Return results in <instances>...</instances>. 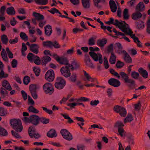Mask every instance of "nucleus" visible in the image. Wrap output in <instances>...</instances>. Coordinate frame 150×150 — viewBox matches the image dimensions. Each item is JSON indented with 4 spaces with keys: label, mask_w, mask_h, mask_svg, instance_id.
I'll list each match as a JSON object with an SVG mask.
<instances>
[{
    "label": "nucleus",
    "mask_w": 150,
    "mask_h": 150,
    "mask_svg": "<svg viewBox=\"0 0 150 150\" xmlns=\"http://www.w3.org/2000/svg\"><path fill=\"white\" fill-rule=\"evenodd\" d=\"M89 49L90 51H92L89 52V54L93 59L95 61H98L100 64H101L103 62V60L102 55L99 53L96 54L94 51V48L91 47H89Z\"/></svg>",
    "instance_id": "3"
},
{
    "label": "nucleus",
    "mask_w": 150,
    "mask_h": 150,
    "mask_svg": "<svg viewBox=\"0 0 150 150\" xmlns=\"http://www.w3.org/2000/svg\"><path fill=\"white\" fill-rule=\"evenodd\" d=\"M89 99L87 98L84 97H82L80 98L79 99H76L75 101L77 102H78L79 101H89Z\"/></svg>",
    "instance_id": "59"
},
{
    "label": "nucleus",
    "mask_w": 150,
    "mask_h": 150,
    "mask_svg": "<svg viewBox=\"0 0 150 150\" xmlns=\"http://www.w3.org/2000/svg\"><path fill=\"white\" fill-rule=\"evenodd\" d=\"M138 71L144 78L146 79L148 78V73L146 70L143 69L141 67L139 69Z\"/></svg>",
    "instance_id": "19"
},
{
    "label": "nucleus",
    "mask_w": 150,
    "mask_h": 150,
    "mask_svg": "<svg viewBox=\"0 0 150 150\" xmlns=\"http://www.w3.org/2000/svg\"><path fill=\"white\" fill-rule=\"evenodd\" d=\"M10 123L13 128L16 132H20L22 130L23 127L20 120L11 119Z\"/></svg>",
    "instance_id": "2"
},
{
    "label": "nucleus",
    "mask_w": 150,
    "mask_h": 150,
    "mask_svg": "<svg viewBox=\"0 0 150 150\" xmlns=\"http://www.w3.org/2000/svg\"><path fill=\"white\" fill-rule=\"evenodd\" d=\"M124 125L123 123L121 121H117L115 124L114 127L118 129L122 128Z\"/></svg>",
    "instance_id": "35"
},
{
    "label": "nucleus",
    "mask_w": 150,
    "mask_h": 150,
    "mask_svg": "<svg viewBox=\"0 0 150 150\" xmlns=\"http://www.w3.org/2000/svg\"><path fill=\"white\" fill-rule=\"evenodd\" d=\"M141 108V104L140 102L139 101L137 104L134 105V108L137 110L139 111L140 110Z\"/></svg>",
    "instance_id": "62"
},
{
    "label": "nucleus",
    "mask_w": 150,
    "mask_h": 150,
    "mask_svg": "<svg viewBox=\"0 0 150 150\" xmlns=\"http://www.w3.org/2000/svg\"><path fill=\"white\" fill-rule=\"evenodd\" d=\"M137 28L138 29H140L143 28L144 27V24L142 21L138 22L137 23Z\"/></svg>",
    "instance_id": "60"
},
{
    "label": "nucleus",
    "mask_w": 150,
    "mask_h": 150,
    "mask_svg": "<svg viewBox=\"0 0 150 150\" xmlns=\"http://www.w3.org/2000/svg\"><path fill=\"white\" fill-rule=\"evenodd\" d=\"M7 52L8 54L9 57L10 58H13V54L12 52L10 50L8 47H7L6 49Z\"/></svg>",
    "instance_id": "64"
},
{
    "label": "nucleus",
    "mask_w": 150,
    "mask_h": 150,
    "mask_svg": "<svg viewBox=\"0 0 150 150\" xmlns=\"http://www.w3.org/2000/svg\"><path fill=\"white\" fill-rule=\"evenodd\" d=\"M44 28L45 34L48 36H50L51 35L52 31L51 26L49 25H47L45 26Z\"/></svg>",
    "instance_id": "18"
},
{
    "label": "nucleus",
    "mask_w": 150,
    "mask_h": 150,
    "mask_svg": "<svg viewBox=\"0 0 150 150\" xmlns=\"http://www.w3.org/2000/svg\"><path fill=\"white\" fill-rule=\"evenodd\" d=\"M85 62L86 65L89 67L93 68L94 67L90 59L89 56L88 54L85 55Z\"/></svg>",
    "instance_id": "13"
},
{
    "label": "nucleus",
    "mask_w": 150,
    "mask_h": 150,
    "mask_svg": "<svg viewBox=\"0 0 150 150\" xmlns=\"http://www.w3.org/2000/svg\"><path fill=\"white\" fill-rule=\"evenodd\" d=\"M69 133V132L65 129H62L60 131V133L64 139Z\"/></svg>",
    "instance_id": "44"
},
{
    "label": "nucleus",
    "mask_w": 150,
    "mask_h": 150,
    "mask_svg": "<svg viewBox=\"0 0 150 150\" xmlns=\"http://www.w3.org/2000/svg\"><path fill=\"white\" fill-rule=\"evenodd\" d=\"M83 72L84 76L86 77L87 80L90 81L91 82H93L94 81V79H92L88 74L86 72V71L83 70Z\"/></svg>",
    "instance_id": "38"
},
{
    "label": "nucleus",
    "mask_w": 150,
    "mask_h": 150,
    "mask_svg": "<svg viewBox=\"0 0 150 150\" xmlns=\"http://www.w3.org/2000/svg\"><path fill=\"white\" fill-rule=\"evenodd\" d=\"M43 89L45 93L51 94L54 92V89L52 84L50 83H47L43 86Z\"/></svg>",
    "instance_id": "5"
},
{
    "label": "nucleus",
    "mask_w": 150,
    "mask_h": 150,
    "mask_svg": "<svg viewBox=\"0 0 150 150\" xmlns=\"http://www.w3.org/2000/svg\"><path fill=\"white\" fill-rule=\"evenodd\" d=\"M107 43V40L106 39H103L102 40H98L97 41V43L98 46L100 47H103Z\"/></svg>",
    "instance_id": "28"
},
{
    "label": "nucleus",
    "mask_w": 150,
    "mask_h": 150,
    "mask_svg": "<svg viewBox=\"0 0 150 150\" xmlns=\"http://www.w3.org/2000/svg\"><path fill=\"white\" fill-rule=\"evenodd\" d=\"M51 59V57L47 55L41 58L42 64L45 66L50 61Z\"/></svg>",
    "instance_id": "17"
},
{
    "label": "nucleus",
    "mask_w": 150,
    "mask_h": 150,
    "mask_svg": "<svg viewBox=\"0 0 150 150\" xmlns=\"http://www.w3.org/2000/svg\"><path fill=\"white\" fill-rule=\"evenodd\" d=\"M33 71L36 76H38L39 75L40 71V70L39 68H37L35 67H34L33 68Z\"/></svg>",
    "instance_id": "52"
},
{
    "label": "nucleus",
    "mask_w": 150,
    "mask_h": 150,
    "mask_svg": "<svg viewBox=\"0 0 150 150\" xmlns=\"http://www.w3.org/2000/svg\"><path fill=\"white\" fill-rule=\"evenodd\" d=\"M7 135L8 133L6 130L0 126V135L1 136H6Z\"/></svg>",
    "instance_id": "40"
},
{
    "label": "nucleus",
    "mask_w": 150,
    "mask_h": 150,
    "mask_svg": "<svg viewBox=\"0 0 150 150\" xmlns=\"http://www.w3.org/2000/svg\"><path fill=\"white\" fill-rule=\"evenodd\" d=\"M38 56L35 55L31 53H29L28 55L27 58L30 61L32 62Z\"/></svg>",
    "instance_id": "29"
},
{
    "label": "nucleus",
    "mask_w": 150,
    "mask_h": 150,
    "mask_svg": "<svg viewBox=\"0 0 150 150\" xmlns=\"http://www.w3.org/2000/svg\"><path fill=\"white\" fill-rule=\"evenodd\" d=\"M40 117L37 115H31L30 116V122L36 126L39 123Z\"/></svg>",
    "instance_id": "10"
},
{
    "label": "nucleus",
    "mask_w": 150,
    "mask_h": 150,
    "mask_svg": "<svg viewBox=\"0 0 150 150\" xmlns=\"http://www.w3.org/2000/svg\"><path fill=\"white\" fill-rule=\"evenodd\" d=\"M65 85L66 84L63 83H60L55 82L54 83V86L57 89L61 90L63 88Z\"/></svg>",
    "instance_id": "32"
},
{
    "label": "nucleus",
    "mask_w": 150,
    "mask_h": 150,
    "mask_svg": "<svg viewBox=\"0 0 150 150\" xmlns=\"http://www.w3.org/2000/svg\"><path fill=\"white\" fill-rule=\"evenodd\" d=\"M33 15L38 21L43 20L44 19L43 16L39 13L34 12Z\"/></svg>",
    "instance_id": "20"
},
{
    "label": "nucleus",
    "mask_w": 150,
    "mask_h": 150,
    "mask_svg": "<svg viewBox=\"0 0 150 150\" xmlns=\"http://www.w3.org/2000/svg\"><path fill=\"white\" fill-rule=\"evenodd\" d=\"M40 121L43 124H46L49 122V119L45 117H40Z\"/></svg>",
    "instance_id": "50"
},
{
    "label": "nucleus",
    "mask_w": 150,
    "mask_h": 150,
    "mask_svg": "<svg viewBox=\"0 0 150 150\" xmlns=\"http://www.w3.org/2000/svg\"><path fill=\"white\" fill-rule=\"evenodd\" d=\"M95 40L93 38H91L88 40V44L89 45H95Z\"/></svg>",
    "instance_id": "58"
},
{
    "label": "nucleus",
    "mask_w": 150,
    "mask_h": 150,
    "mask_svg": "<svg viewBox=\"0 0 150 150\" xmlns=\"http://www.w3.org/2000/svg\"><path fill=\"white\" fill-rule=\"evenodd\" d=\"M119 28L124 33H127V28L125 24H123Z\"/></svg>",
    "instance_id": "55"
},
{
    "label": "nucleus",
    "mask_w": 150,
    "mask_h": 150,
    "mask_svg": "<svg viewBox=\"0 0 150 150\" xmlns=\"http://www.w3.org/2000/svg\"><path fill=\"white\" fill-rule=\"evenodd\" d=\"M70 67L68 66L62 67L60 69V71L62 75L64 77L67 78L71 75V73L69 69Z\"/></svg>",
    "instance_id": "7"
},
{
    "label": "nucleus",
    "mask_w": 150,
    "mask_h": 150,
    "mask_svg": "<svg viewBox=\"0 0 150 150\" xmlns=\"http://www.w3.org/2000/svg\"><path fill=\"white\" fill-rule=\"evenodd\" d=\"M140 11H136L132 14L131 17L132 19L137 20L141 18L142 16V14L140 12Z\"/></svg>",
    "instance_id": "14"
},
{
    "label": "nucleus",
    "mask_w": 150,
    "mask_h": 150,
    "mask_svg": "<svg viewBox=\"0 0 150 150\" xmlns=\"http://www.w3.org/2000/svg\"><path fill=\"white\" fill-rule=\"evenodd\" d=\"M56 60L60 64H64L66 66H68L69 64V61L67 59L66 57H56L55 58Z\"/></svg>",
    "instance_id": "11"
},
{
    "label": "nucleus",
    "mask_w": 150,
    "mask_h": 150,
    "mask_svg": "<svg viewBox=\"0 0 150 150\" xmlns=\"http://www.w3.org/2000/svg\"><path fill=\"white\" fill-rule=\"evenodd\" d=\"M29 88L32 97L34 99H37L38 95L36 91L37 88L36 85L34 84H31L30 85Z\"/></svg>",
    "instance_id": "8"
},
{
    "label": "nucleus",
    "mask_w": 150,
    "mask_h": 150,
    "mask_svg": "<svg viewBox=\"0 0 150 150\" xmlns=\"http://www.w3.org/2000/svg\"><path fill=\"white\" fill-rule=\"evenodd\" d=\"M8 114L7 110L3 107L0 108V116H4Z\"/></svg>",
    "instance_id": "37"
},
{
    "label": "nucleus",
    "mask_w": 150,
    "mask_h": 150,
    "mask_svg": "<svg viewBox=\"0 0 150 150\" xmlns=\"http://www.w3.org/2000/svg\"><path fill=\"white\" fill-rule=\"evenodd\" d=\"M0 93L4 97L6 96H7L8 94V92L7 91L6 88H0Z\"/></svg>",
    "instance_id": "43"
},
{
    "label": "nucleus",
    "mask_w": 150,
    "mask_h": 150,
    "mask_svg": "<svg viewBox=\"0 0 150 150\" xmlns=\"http://www.w3.org/2000/svg\"><path fill=\"white\" fill-rule=\"evenodd\" d=\"M47 136L49 137L52 138L56 137L57 136V134L55 130L51 129L47 132Z\"/></svg>",
    "instance_id": "24"
},
{
    "label": "nucleus",
    "mask_w": 150,
    "mask_h": 150,
    "mask_svg": "<svg viewBox=\"0 0 150 150\" xmlns=\"http://www.w3.org/2000/svg\"><path fill=\"white\" fill-rule=\"evenodd\" d=\"M82 6L85 8H88L90 6V0H81Z\"/></svg>",
    "instance_id": "23"
},
{
    "label": "nucleus",
    "mask_w": 150,
    "mask_h": 150,
    "mask_svg": "<svg viewBox=\"0 0 150 150\" xmlns=\"http://www.w3.org/2000/svg\"><path fill=\"white\" fill-rule=\"evenodd\" d=\"M30 81V79L29 76H24L23 79V82L25 84L27 85Z\"/></svg>",
    "instance_id": "51"
},
{
    "label": "nucleus",
    "mask_w": 150,
    "mask_h": 150,
    "mask_svg": "<svg viewBox=\"0 0 150 150\" xmlns=\"http://www.w3.org/2000/svg\"><path fill=\"white\" fill-rule=\"evenodd\" d=\"M133 120V118L132 115L130 113H128L127 117L124 120V122L125 123L127 122H130Z\"/></svg>",
    "instance_id": "26"
},
{
    "label": "nucleus",
    "mask_w": 150,
    "mask_h": 150,
    "mask_svg": "<svg viewBox=\"0 0 150 150\" xmlns=\"http://www.w3.org/2000/svg\"><path fill=\"white\" fill-rule=\"evenodd\" d=\"M2 85V86L7 90L11 91L12 89V88L9 83L6 80H4L3 81Z\"/></svg>",
    "instance_id": "21"
},
{
    "label": "nucleus",
    "mask_w": 150,
    "mask_h": 150,
    "mask_svg": "<svg viewBox=\"0 0 150 150\" xmlns=\"http://www.w3.org/2000/svg\"><path fill=\"white\" fill-rule=\"evenodd\" d=\"M118 132L119 134L122 137L125 136L126 132L123 128L118 129Z\"/></svg>",
    "instance_id": "47"
},
{
    "label": "nucleus",
    "mask_w": 150,
    "mask_h": 150,
    "mask_svg": "<svg viewBox=\"0 0 150 150\" xmlns=\"http://www.w3.org/2000/svg\"><path fill=\"white\" fill-rule=\"evenodd\" d=\"M28 110L29 112H32L35 113H38L39 112V111L35 108L33 106H30L28 108Z\"/></svg>",
    "instance_id": "39"
},
{
    "label": "nucleus",
    "mask_w": 150,
    "mask_h": 150,
    "mask_svg": "<svg viewBox=\"0 0 150 150\" xmlns=\"http://www.w3.org/2000/svg\"><path fill=\"white\" fill-rule=\"evenodd\" d=\"M68 65L70 67H71V69L72 70L77 69L80 66L79 64L75 61L73 62L71 64H69Z\"/></svg>",
    "instance_id": "27"
},
{
    "label": "nucleus",
    "mask_w": 150,
    "mask_h": 150,
    "mask_svg": "<svg viewBox=\"0 0 150 150\" xmlns=\"http://www.w3.org/2000/svg\"><path fill=\"white\" fill-rule=\"evenodd\" d=\"M120 77L123 80L124 82L128 83L127 86L130 89L135 88L136 86L135 81L132 79H129V77L126 73L123 71H121L119 75Z\"/></svg>",
    "instance_id": "1"
},
{
    "label": "nucleus",
    "mask_w": 150,
    "mask_h": 150,
    "mask_svg": "<svg viewBox=\"0 0 150 150\" xmlns=\"http://www.w3.org/2000/svg\"><path fill=\"white\" fill-rule=\"evenodd\" d=\"M145 6L143 2H140L137 6L136 11H143L144 9Z\"/></svg>",
    "instance_id": "22"
},
{
    "label": "nucleus",
    "mask_w": 150,
    "mask_h": 150,
    "mask_svg": "<svg viewBox=\"0 0 150 150\" xmlns=\"http://www.w3.org/2000/svg\"><path fill=\"white\" fill-rule=\"evenodd\" d=\"M7 13L9 15H14L15 11L13 7L12 6L6 9Z\"/></svg>",
    "instance_id": "31"
},
{
    "label": "nucleus",
    "mask_w": 150,
    "mask_h": 150,
    "mask_svg": "<svg viewBox=\"0 0 150 150\" xmlns=\"http://www.w3.org/2000/svg\"><path fill=\"white\" fill-rule=\"evenodd\" d=\"M28 133L30 137L33 138L34 137V134L35 133V127L32 126L30 127L28 130Z\"/></svg>",
    "instance_id": "25"
},
{
    "label": "nucleus",
    "mask_w": 150,
    "mask_h": 150,
    "mask_svg": "<svg viewBox=\"0 0 150 150\" xmlns=\"http://www.w3.org/2000/svg\"><path fill=\"white\" fill-rule=\"evenodd\" d=\"M35 1L40 5H45L48 3V0H35Z\"/></svg>",
    "instance_id": "42"
},
{
    "label": "nucleus",
    "mask_w": 150,
    "mask_h": 150,
    "mask_svg": "<svg viewBox=\"0 0 150 150\" xmlns=\"http://www.w3.org/2000/svg\"><path fill=\"white\" fill-rule=\"evenodd\" d=\"M76 79V76L75 73H73L72 74V75L69 78V80L71 82H74Z\"/></svg>",
    "instance_id": "53"
},
{
    "label": "nucleus",
    "mask_w": 150,
    "mask_h": 150,
    "mask_svg": "<svg viewBox=\"0 0 150 150\" xmlns=\"http://www.w3.org/2000/svg\"><path fill=\"white\" fill-rule=\"evenodd\" d=\"M123 53L124 54V59L125 61L128 63H131L132 62V59L128 54L125 50H123Z\"/></svg>",
    "instance_id": "16"
},
{
    "label": "nucleus",
    "mask_w": 150,
    "mask_h": 150,
    "mask_svg": "<svg viewBox=\"0 0 150 150\" xmlns=\"http://www.w3.org/2000/svg\"><path fill=\"white\" fill-rule=\"evenodd\" d=\"M43 45L44 47H48L50 48H52L53 42L50 41H47L43 42Z\"/></svg>",
    "instance_id": "36"
},
{
    "label": "nucleus",
    "mask_w": 150,
    "mask_h": 150,
    "mask_svg": "<svg viewBox=\"0 0 150 150\" xmlns=\"http://www.w3.org/2000/svg\"><path fill=\"white\" fill-rule=\"evenodd\" d=\"M108 83L110 85L115 87H119L121 84L119 80L113 78L110 79L108 81Z\"/></svg>",
    "instance_id": "9"
},
{
    "label": "nucleus",
    "mask_w": 150,
    "mask_h": 150,
    "mask_svg": "<svg viewBox=\"0 0 150 150\" xmlns=\"http://www.w3.org/2000/svg\"><path fill=\"white\" fill-rule=\"evenodd\" d=\"M1 40L3 44L7 45L8 42V39L6 35H3L1 37Z\"/></svg>",
    "instance_id": "34"
},
{
    "label": "nucleus",
    "mask_w": 150,
    "mask_h": 150,
    "mask_svg": "<svg viewBox=\"0 0 150 150\" xmlns=\"http://www.w3.org/2000/svg\"><path fill=\"white\" fill-rule=\"evenodd\" d=\"M56 83H63L66 84V81L62 77H58L56 79Z\"/></svg>",
    "instance_id": "49"
},
{
    "label": "nucleus",
    "mask_w": 150,
    "mask_h": 150,
    "mask_svg": "<svg viewBox=\"0 0 150 150\" xmlns=\"http://www.w3.org/2000/svg\"><path fill=\"white\" fill-rule=\"evenodd\" d=\"M114 111L119 113L122 117H125L127 114V111L125 108L119 105L115 106L113 108Z\"/></svg>",
    "instance_id": "4"
},
{
    "label": "nucleus",
    "mask_w": 150,
    "mask_h": 150,
    "mask_svg": "<svg viewBox=\"0 0 150 150\" xmlns=\"http://www.w3.org/2000/svg\"><path fill=\"white\" fill-rule=\"evenodd\" d=\"M124 65V64L123 62L120 61H118L116 64V67L118 68H121Z\"/></svg>",
    "instance_id": "57"
},
{
    "label": "nucleus",
    "mask_w": 150,
    "mask_h": 150,
    "mask_svg": "<svg viewBox=\"0 0 150 150\" xmlns=\"http://www.w3.org/2000/svg\"><path fill=\"white\" fill-rule=\"evenodd\" d=\"M54 73L53 70L50 69L46 73L45 78L49 82L52 81L54 79Z\"/></svg>",
    "instance_id": "6"
},
{
    "label": "nucleus",
    "mask_w": 150,
    "mask_h": 150,
    "mask_svg": "<svg viewBox=\"0 0 150 150\" xmlns=\"http://www.w3.org/2000/svg\"><path fill=\"white\" fill-rule=\"evenodd\" d=\"M11 133L12 135L16 138L19 139L22 138L19 134L13 130L11 131Z\"/></svg>",
    "instance_id": "54"
},
{
    "label": "nucleus",
    "mask_w": 150,
    "mask_h": 150,
    "mask_svg": "<svg viewBox=\"0 0 150 150\" xmlns=\"http://www.w3.org/2000/svg\"><path fill=\"white\" fill-rule=\"evenodd\" d=\"M114 49L117 53L118 54L123 53L124 50H122V47L120 43H117L114 45Z\"/></svg>",
    "instance_id": "12"
},
{
    "label": "nucleus",
    "mask_w": 150,
    "mask_h": 150,
    "mask_svg": "<svg viewBox=\"0 0 150 150\" xmlns=\"http://www.w3.org/2000/svg\"><path fill=\"white\" fill-rule=\"evenodd\" d=\"M110 72L113 75L117 77L118 79L120 78V76L113 69H110Z\"/></svg>",
    "instance_id": "48"
},
{
    "label": "nucleus",
    "mask_w": 150,
    "mask_h": 150,
    "mask_svg": "<svg viewBox=\"0 0 150 150\" xmlns=\"http://www.w3.org/2000/svg\"><path fill=\"white\" fill-rule=\"evenodd\" d=\"M123 18L125 20H128L129 19V14L128 9L127 8L124 9L123 12Z\"/></svg>",
    "instance_id": "33"
},
{
    "label": "nucleus",
    "mask_w": 150,
    "mask_h": 150,
    "mask_svg": "<svg viewBox=\"0 0 150 150\" xmlns=\"http://www.w3.org/2000/svg\"><path fill=\"white\" fill-rule=\"evenodd\" d=\"M115 21L114 25L118 27L119 28L123 24L122 21H120L119 22L116 19Z\"/></svg>",
    "instance_id": "56"
},
{
    "label": "nucleus",
    "mask_w": 150,
    "mask_h": 150,
    "mask_svg": "<svg viewBox=\"0 0 150 150\" xmlns=\"http://www.w3.org/2000/svg\"><path fill=\"white\" fill-rule=\"evenodd\" d=\"M39 48L38 45L36 44H33L30 47L31 51L35 54H38V48Z\"/></svg>",
    "instance_id": "15"
},
{
    "label": "nucleus",
    "mask_w": 150,
    "mask_h": 150,
    "mask_svg": "<svg viewBox=\"0 0 150 150\" xmlns=\"http://www.w3.org/2000/svg\"><path fill=\"white\" fill-rule=\"evenodd\" d=\"M146 31L148 34H150V17L147 22Z\"/></svg>",
    "instance_id": "61"
},
{
    "label": "nucleus",
    "mask_w": 150,
    "mask_h": 150,
    "mask_svg": "<svg viewBox=\"0 0 150 150\" xmlns=\"http://www.w3.org/2000/svg\"><path fill=\"white\" fill-rule=\"evenodd\" d=\"M116 56L112 52L109 59V62L111 64H114L116 62Z\"/></svg>",
    "instance_id": "30"
},
{
    "label": "nucleus",
    "mask_w": 150,
    "mask_h": 150,
    "mask_svg": "<svg viewBox=\"0 0 150 150\" xmlns=\"http://www.w3.org/2000/svg\"><path fill=\"white\" fill-rule=\"evenodd\" d=\"M33 61L35 64L39 65L41 63V59H40V58L39 57H37V58Z\"/></svg>",
    "instance_id": "63"
},
{
    "label": "nucleus",
    "mask_w": 150,
    "mask_h": 150,
    "mask_svg": "<svg viewBox=\"0 0 150 150\" xmlns=\"http://www.w3.org/2000/svg\"><path fill=\"white\" fill-rule=\"evenodd\" d=\"M139 76V74L138 72H137L135 71H133L131 73V76L134 79H137Z\"/></svg>",
    "instance_id": "45"
},
{
    "label": "nucleus",
    "mask_w": 150,
    "mask_h": 150,
    "mask_svg": "<svg viewBox=\"0 0 150 150\" xmlns=\"http://www.w3.org/2000/svg\"><path fill=\"white\" fill-rule=\"evenodd\" d=\"M20 36L21 38L25 41H27L28 40V36L25 33L23 32H21Z\"/></svg>",
    "instance_id": "46"
},
{
    "label": "nucleus",
    "mask_w": 150,
    "mask_h": 150,
    "mask_svg": "<svg viewBox=\"0 0 150 150\" xmlns=\"http://www.w3.org/2000/svg\"><path fill=\"white\" fill-rule=\"evenodd\" d=\"M94 5L98 8H100L102 6L98 5V3L100 2L104 3L105 2V0H93Z\"/></svg>",
    "instance_id": "41"
}]
</instances>
